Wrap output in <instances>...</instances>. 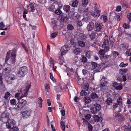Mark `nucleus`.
<instances>
[{
  "label": "nucleus",
  "instance_id": "393cba45",
  "mask_svg": "<svg viewBox=\"0 0 131 131\" xmlns=\"http://www.w3.org/2000/svg\"><path fill=\"white\" fill-rule=\"evenodd\" d=\"M72 6L73 7L77 6L78 3V1L77 0H72Z\"/></svg>",
  "mask_w": 131,
  "mask_h": 131
},
{
  "label": "nucleus",
  "instance_id": "412c9836",
  "mask_svg": "<svg viewBox=\"0 0 131 131\" xmlns=\"http://www.w3.org/2000/svg\"><path fill=\"white\" fill-rule=\"evenodd\" d=\"M10 51L7 52L6 54V59L5 60V62H7L10 59Z\"/></svg>",
  "mask_w": 131,
  "mask_h": 131
},
{
  "label": "nucleus",
  "instance_id": "f257e3e1",
  "mask_svg": "<svg viewBox=\"0 0 131 131\" xmlns=\"http://www.w3.org/2000/svg\"><path fill=\"white\" fill-rule=\"evenodd\" d=\"M25 97L24 95H21L20 97L18 98V102L16 105L15 107L17 108L18 110H21L27 103L26 99H23L22 98Z\"/></svg>",
  "mask_w": 131,
  "mask_h": 131
},
{
  "label": "nucleus",
  "instance_id": "338daca9",
  "mask_svg": "<svg viewBox=\"0 0 131 131\" xmlns=\"http://www.w3.org/2000/svg\"><path fill=\"white\" fill-rule=\"evenodd\" d=\"M127 18L129 20H131V13H129L128 14Z\"/></svg>",
  "mask_w": 131,
  "mask_h": 131
},
{
  "label": "nucleus",
  "instance_id": "423d86ee",
  "mask_svg": "<svg viewBox=\"0 0 131 131\" xmlns=\"http://www.w3.org/2000/svg\"><path fill=\"white\" fill-rule=\"evenodd\" d=\"M4 66L3 68L4 71H5L7 74L10 73L11 71V65L10 64L5 63Z\"/></svg>",
  "mask_w": 131,
  "mask_h": 131
},
{
  "label": "nucleus",
  "instance_id": "f03ea898",
  "mask_svg": "<svg viewBox=\"0 0 131 131\" xmlns=\"http://www.w3.org/2000/svg\"><path fill=\"white\" fill-rule=\"evenodd\" d=\"M28 69L25 66L21 67L17 72V76L20 77H23L26 75L28 72Z\"/></svg>",
  "mask_w": 131,
  "mask_h": 131
},
{
  "label": "nucleus",
  "instance_id": "603ef678",
  "mask_svg": "<svg viewBox=\"0 0 131 131\" xmlns=\"http://www.w3.org/2000/svg\"><path fill=\"white\" fill-rule=\"evenodd\" d=\"M58 32H55L52 33L51 35V37L52 38H55L58 34Z\"/></svg>",
  "mask_w": 131,
  "mask_h": 131
},
{
  "label": "nucleus",
  "instance_id": "4c0bfd02",
  "mask_svg": "<svg viewBox=\"0 0 131 131\" xmlns=\"http://www.w3.org/2000/svg\"><path fill=\"white\" fill-rule=\"evenodd\" d=\"M38 99L39 100V101H38V103L39 104V107L41 108L42 107V99L41 97H40L38 98Z\"/></svg>",
  "mask_w": 131,
  "mask_h": 131
},
{
  "label": "nucleus",
  "instance_id": "6ab92c4d",
  "mask_svg": "<svg viewBox=\"0 0 131 131\" xmlns=\"http://www.w3.org/2000/svg\"><path fill=\"white\" fill-rule=\"evenodd\" d=\"M116 15V13H112L111 14L110 16L109 19L110 21H112L115 18V16Z\"/></svg>",
  "mask_w": 131,
  "mask_h": 131
},
{
  "label": "nucleus",
  "instance_id": "a18cd8bd",
  "mask_svg": "<svg viewBox=\"0 0 131 131\" xmlns=\"http://www.w3.org/2000/svg\"><path fill=\"white\" fill-rule=\"evenodd\" d=\"M128 65V63H124L123 62L121 63L119 65V66L121 67H125L127 66Z\"/></svg>",
  "mask_w": 131,
  "mask_h": 131
},
{
  "label": "nucleus",
  "instance_id": "864d4df0",
  "mask_svg": "<svg viewBox=\"0 0 131 131\" xmlns=\"http://www.w3.org/2000/svg\"><path fill=\"white\" fill-rule=\"evenodd\" d=\"M3 103V105L4 106V107L6 108L8 105V103H7L6 101H4Z\"/></svg>",
  "mask_w": 131,
  "mask_h": 131
},
{
  "label": "nucleus",
  "instance_id": "a19ab883",
  "mask_svg": "<svg viewBox=\"0 0 131 131\" xmlns=\"http://www.w3.org/2000/svg\"><path fill=\"white\" fill-rule=\"evenodd\" d=\"M81 60L83 63H86L87 61V58L84 56L82 57Z\"/></svg>",
  "mask_w": 131,
  "mask_h": 131
},
{
  "label": "nucleus",
  "instance_id": "de8ad7c7",
  "mask_svg": "<svg viewBox=\"0 0 131 131\" xmlns=\"http://www.w3.org/2000/svg\"><path fill=\"white\" fill-rule=\"evenodd\" d=\"M122 98L121 97H119L117 99V104L118 105H121L122 104Z\"/></svg>",
  "mask_w": 131,
  "mask_h": 131
},
{
  "label": "nucleus",
  "instance_id": "3c124183",
  "mask_svg": "<svg viewBox=\"0 0 131 131\" xmlns=\"http://www.w3.org/2000/svg\"><path fill=\"white\" fill-rule=\"evenodd\" d=\"M81 95L82 96L86 95L87 94V93L84 90H82L81 92L80 93Z\"/></svg>",
  "mask_w": 131,
  "mask_h": 131
},
{
  "label": "nucleus",
  "instance_id": "ea45409f",
  "mask_svg": "<svg viewBox=\"0 0 131 131\" xmlns=\"http://www.w3.org/2000/svg\"><path fill=\"white\" fill-rule=\"evenodd\" d=\"M10 95V93L8 92H7L5 94V96L4 97L6 99H7L8 97H9Z\"/></svg>",
  "mask_w": 131,
  "mask_h": 131
},
{
  "label": "nucleus",
  "instance_id": "2eb2a0df",
  "mask_svg": "<svg viewBox=\"0 0 131 131\" xmlns=\"http://www.w3.org/2000/svg\"><path fill=\"white\" fill-rule=\"evenodd\" d=\"M85 40H79L78 41V43L79 46L82 47H84L85 46Z\"/></svg>",
  "mask_w": 131,
  "mask_h": 131
},
{
  "label": "nucleus",
  "instance_id": "5701e85b",
  "mask_svg": "<svg viewBox=\"0 0 131 131\" xmlns=\"http://www.w3.org/2000/svg\"><path fill=\"white\" fill-rule=\"evenodd\" d=\"M27 7H29V8L30 9V11L32 12H34L35 10L34 5L32 3L29 4L27 6Z\"/></svg>",
  "mask_w": 131,
  "mask_h": 131
},
{
  "label": "nucleus",
  "instance_id": "774afa93",
  "mask_svg": "<svg viewBox=\"0 0 131 131\" xmlns=\"http://www.w3.org/2000/svg\"><path fill=\"white\" fill-rule=\"evenodd\" d=\"M125 34L126 35H127L128 36L127 38L129 39H131V34H128L125 32Z\"/></svg>",
  "mask_w": 131,
  "mask_h": 131
},
{
  "label": "nucleus",
  "instance_id": "20e7f679",
  "mask_svg": "<svg viewBox=\"0 0 131 131\" xmlns=\"http://www.w3.org/2000/svg\"><path fill=\"white\" fill-rule=\"evenodd\" d=\"M30 109L26 110L22 113V117L24 119L29 118L31 116Z\"/></svg>",
  "mask_w": 131,
  "mask_h": 131
},
{
  "label": "nucleus",
  "instance_id": "ddd939ff",
  "mask_svg": "<svg viewBox=\"0 0 131 131\" xmlns=\"http://www.w3.org/2000/svg\"><path fill=\"white\" fill-rule=\"evenodd\" d=\"M31 87V83L29 85L27 86L26 87V90H24L23 92L22 93V95H24V96H26L28 94V90Z\"/></svg>",
  "mask_w": 131,
  "mask_h": 131
},
{
  "label": "nucleus",
  "instance_id": "2f4dec72",
  "mask_svg": "<svg viewBox=\"0 0 131 131\" xmlns=\"http://www.w3.org/2000/svg\"><path fill=\"white\" fill-rule=\"evenodd\" d=\"M55 13L58 15L60 14L61 15L62 14L61 11L60 10V9L59 8H58L56 10H55Z\"/></svg>",
  "mask_w": 131,
  "mask_h": 131
},
{
  "label": "nucleus",
  "instance_id": "4d7b16f0",
  "mask_svg": "<svg viewBox=\"0 0 131 131\" xmlns=\"http://www.w3.org/2000/svg\"><path fill=\"white\" fill-rule=\"evenodd\" d=\"M121 7L120 6H117L116 8V11L117 12H119L121 10Z\"/></svg>",
  "mask_w": 131,
  "mask_h": 131
},
{
  "label": "nucleus",
  "instance_id": "13d9d810",
  "mask_svg": "<svg viewBox=\"0 0 131 131\" xmlns=\"http://www.w3.org/2000/svg\"><path fill=\"white\" fill-rule=\"evenodd\" d=\"M2 74L0 73V84L2 85L3 84V78L2 77Z\"/></svg>",
  "mask_w": 131,
  "mask_h": 131
},
{
  "label": "nucleus",
  "instance_id": "052dcab7",
  "mask_svg": "<svg viewBox=\"0 0 131 131\" xmlns=\"http://www.w3.org/2000/svg\"><path fill=\"white\" fill-rule=\"evenodd\" d=\"M59 59L60 61L59 63L61 65L63 64L64 61L63 59L61 58L60 57L59 58Z\"/></svg>",
  "mask_w": 131,
  "mask_h": 131
},
{
  "label": "nucleus",
  "instance_id": "f704fd0d",
  "mask_svg": "<svg viewBox=\"0 0 131 131\" xmlns=\"http://www.w3.org/2000/svg\"><path fill=\"white\" fill-rule=\"evenodd\" d=\"M73 27L72 25L69 24L68 25L67 29L68 30L71 31L73 30Z\"/></svg>",
  "mask_w": 131,
  "mask_h": 131
},
{
  "label": "nucleus",
  "instance_id": "bf43d9fd",
  "mask_svg": "<svg viewBox=\"0 0 131 131\" xmlns=\"http://www.w3.org/2000/svg\"><path fill=\"white\" fill-rule=\"evenodd\" d=\"M123 27L125 29H127L129 28V26L128 25L126 24H124L123 25Z\"/></svg>",
  "mask_w": 131,
  "mask_h": 131
},
{
  "label": "nucleus",
  "instance_id": "f3484780",
  "mask_svg": "<svg viewBox=\"0 0 131 131\" xmlns=\"http://www.w3.org/2000/svg\"><path fill=\"white\" fill-rule=\"evenodd\" d=\"M128 47V45L125 44L124 43L121 44L120 46V48L122 50H126Z\"/></svg>",
  "mask_w": 131,
  "mask_h": 131
},
{
  "label": "nucleus",
  "instance_id": "6e6d98bb",
  "mask_svg": "<svg viewBox=\"0 0 131 131\" xmlns=\"http://www.w3.org/2000/svg\"><path fill=\"white\" fill-rule=\"evenodd\" d=\"M88 128L89 131H92L93 127L92 125L90 124H89V125H88Z\"/></svg>",
  "mask_w": 131,
  "mask_h": 131
},
{
  "label": "nucleus",
  "instance_id": "39448f33",
  "mask_svg": "<svg viewBox=\"0 0 131 131\" xmlns=\"http://www.w3.org/2000/svg\"><path fill=\"white\" fill-rule=\"evenodd\" d=\"M15 122L13 119H8L7 122H6V126L8 128H10L15 126Z\"/></svg>",
  "mask_w": 131,
  "mask_h": 131
},
{
  "label": "nucleus",
  "instance_id": "0e129e2a",
  "mask_svg": "<svg viewBox=\"0 0 131 131\" xmlns=\"http://www.w3.org/2000/svg\"><path fill=\"white\" fill-rule=\"evenodd\" d=\"M20 94L19 93H17L15 95V98H17L18 99V98L20 97L21 96V95H23L22 94V95H21V96H20Z\"/></svg>",
  "mask_w": 131,
  "mask_h": 131
},
{
  "label": "nucleus",
  "instance_id": "e433bc0d",
  "mask_svg": "<svg viewBox=\"0 0 131 131\" xmlns=\"http://www.w3.org/2000/svg\"><path fill=\"white\" fill-rule=\"evenodd\" d=\"M120 84H121V85H118L115 88L116 90H120L123 89V87L121 84V83H120Z\"/></svg>",
  "mask_w": 131,
  "mask_h": 131
},
{
  "label": "nucleus",
  "instance_id": "7ed1b4c3",
  "mask_svg": "<svg viewBox=\"0 0 131 131\" xmlns=\"http://www.w3.org/2000/svg\"><path fill=\"white\" fill-rule=\"evenodd\" d=\"M101 109V106L98 104H95L94 106L91 107V112L93 114H95Z\"/></svg>",
  "mask_w": 131,
  "mask_h": 131
},
{
  "label": "nucleus",
  "instance_id": "1a4fd4ad",
  "mask_svg": "<svg viewBox=\"0 0 131 131\" xmlns=\"http://www.w3.org/2000/svg\"><path fill=\"white\" fill-rule=\"evenodd\" d=\"M106 52V50H105L103 49H101L100 50L99 53L101 55L100 56V58L101 59H106V55L105 54V53Z\"/></svg>",
  "mask_w": 131,
  "mask_h": 131
},
{
  "label": "nucleus",
  "instance_id": "cd10ccee",
  "mask_svg": "<svg viewBox=\"0 0 131 131\" xmlns=\"http://www.w3.org/2000/svg\"><path fill=\"white\" fill-rule=\"evenodd\" d=\"M10 102L11 105H13L16 104L17 101L16 100L14 99L10 100Z\"/></svg>",
  "mask_w": 131,
  "mask_h": 131
},
{
  "label": "nucleus",
  "instance_id": "f8f14e48",
  "mask_svg": "<svg viewBox=\"0 0 131 131\" xmlns=\"http://www.w3.org/2000/svg\"><path fill=\"white\" fill-rule=\"evenodd\" d=\"M93 119L94 121L96 122H101L102 117H100L98 115H95L93 116Z\"/></svg>",
  "mask_w": 131,
  "mask_h": 131
},
{
  "label": "nucleus",
  "instance_id": "58836bf2",
  "mask_svg": "<svg viewBox=\"0 0 131 131\" xmlns=\"http://www.w3.org/2000/svg\"><path fill=\"white\" fill-rule=\"evenodd\" d=\"M88 3V0H82V5L83 7H85Z\"/></svg>",
  "mask_w": 131,
  "mask_h": 131
},
{
  "label": "nucleus",
  "instance_id": "4468645a",
  "mask_svg": "<svg viewBox=\"0 0 131 131\" xmlns=\"http://www.w3.org/2000/svg\"><path fill=\"white\" fill-rule=\"evenodd\" d=\"M71 16H69L70 17H72L75 19H78L79 17H80V15L77 12H72L71 13Z\"/></svg>",
  "mask_w": 131,
  "mask_h": 131
},
{
  "label": "nucleus",
  "instance_id": "dca6fc26",
  "mask_svg": "<svg viewBox=\"0 0 131 131\" xmlns=\"http://www.w3.org/2000/svg\"><path fill=\"white\" fill-rule=\"evenodd\" d=\"M89 38L91 39V40L96 41V36L94 33H92L89 35Z\"/></svg>",
  "mask_w": 131,
  "mask_h": 131
},
{
  "label": "nucleus",
  "instance_id": "e2e57ef3",
  "mask_svg": "<svg viewBox=\"0 0 131 131\" xmlns=\"http://www.w3.org/2000/svg\"><path fill=\"white\" fill-rule=\"evenodd\" d=\"M103 20L104 23H105L106 21V16H102Z\"/></svg>",
  "mask_w": 131,
  "mask_h": 131
},
{
  "label": "nucleus",
  "instance_id": "49530a36",
  "mask_svg": "<svg viewBox=\"0 0 131 131\" xmlns=\"http://www.w3.org/2000/svg\"><path fill=\"white\" fill-rule=\"evenodd\" d=\"M106 84V82L104 81V82H101L100 84V86L101 87L104 88L105 87Z\"/></svg>",
  "mask_w": 131,
  "mask_h": 131
},
{
  "label": "nucleus",
  "instance_id": "b1692460",
  "mask_svg": "<svg viewBox=\"0 0 131 131\" xmlns=\"http://www.w3.org/2000/svg\"><path fill=\"white\" fill-rule=\"evenodd\" d=\"M3 115H5V116L4 117H2L1 120L3 122L6 123L7 122V121H8V117L5 114H4Z\"/></svg>",
  "mask_w": 131,
  "mask_h": 131
},
{
  "label": "nucleus",
  "instance_id": "4be33fe9",
  "mask_svg": "<svg viewBox=\"0 0 131 131\" xmlns=\"http://www.w3.org/2000/svg\"><path fill=\"white\" fill-rule=\"evenodd\" d=\"M91 98L92 99H97L99 97L98 95L95 92L91 93Z\"/></svg>",
  "mask_w": 131,
  "mask_h": 131
},
{
  "label": "nucleus",
  "instance_id": "6e6552de",
  "mask_svg": "<svg viewBox=\"0 0 131 131\" xmlns=\"http://www.w3.org/2000/svg\"><path fill=\"white\" fill-rule=\"evenodd\" d=\"M95 31H101L103 25L101 23H98L96 22L95 23Z\"/></svg>",
  "mask_w": 131,
  "mask_h": 131
},
{
  "label": "nucleus",
  "instance_id": "9b49d317",
  "mask_svg": "<svg viewBox=\"0 0 131 131\" xmlns=\"http://www.w3.org/2000/svg\"><path fill=\"white\" fill-rule=\"evenodd\" d=\"M61 20L62 21L65 22H66L68 19L67 15L63 13L61 15Z\"/></svg>",
  "mask_w": 131,
  "mask_h": 131
},
{
  "label": "nucleus",
  "instance_id": "8fccbe9b",
  "mask_svg": "<svg viewBox=\"0 0 131 131\" xmlns=\"http://www.w3.org/2000/svg\"><path fill=\"white\" fill-rule=\"evenodd\" d=\"M126 54L129 56H131V51L129 49H128L126 52Z\"/></svg>",
  "mask_w": 131,
  "mask_h": 131
},
{
  "label": "nucleus",
  "instance_id": "09e8293b",
  "mask_svg": "<svg viewBox=\"0 0 131 131\" xmlns=\"http://www.w3.org/2000/svg\"><path fill=\"white\" fill-rule=\"evenodd\" d=\"M80 37L81 40H86V36L84 34H82V35L80 36Z\"/></svg>",
  "mask_w": 131,
  "mask_h": 131
},
{
  "label": "nucleus",
  "instance_id": "79ce46f5",
  "mask_svg": "<svg viewBox=\"0 0 131 131\" xmlns=\"http://www.w3.org/2000/svg\"><path fill=\"white\" fill-rule=\"evenodd\" d=\"M90 19L89 17H84L82 19V20L84 22H87L89 21V20Z\"/></svg>",
  "mask_w": 131,
  "mask_h": 131
},
{
  "label": "nucleus",
  "instance_id": "c03bdc74",
  "mask_svg": "<svg viewBox=\"0 0 131 131\" xmlns=\"http://www.w3.org/2000/svg\"><path fill=\"white\" fill-rule=\"evenodd\" d=\"M106 41L105 40L103 42V44L102 46V48L103 49L106 50Z\"/></svg>",
  "mask_w": 131,
  "mask_h": 131
},
{
  "label": "nucleus",
  "instance_id": "72a5a7b5",
  "mask_svg": "<svg viewBox=\"0 0 131 131\" xmlns=\"http://www.w3.org/2000/svg\"><path fill=\"white\" fill-rule=\"evenodd\" d=\"M10 131H18L19 130V129L16 127V126L10 128Z\"/></svg>",
  "mask_w": 131,
  "mask_h": 131
},
{
  "label": "nucleus",
  "instance_id": "a878e982",
  "mask_svg": "<svg viewBox=\"0 0 131 131\" xmlns=\"http://www.w3.org/2000/svg\"><path fill=\"white\" fill-rule=\"evenodd\" d=\"M80 52V49L79 48H76L73 51L74 53L76 55L79 54Z\"/></svg>",
  "mask_w": 131,
  "mask_h": 131
},
{
  "label": "nucleus",
  "instance_id": "69168bd1",
  "mask_svg": "<svg viewBox=\"0 0 131 131\" xmlns=\"http://www.w3.org/2000/svg\"><path fill=\"white\" fill-rule=\"evenodd\" d=\"M89 89V86L87 85H85L84 87V91H87Z\"/></svg>",
  "mask_w": 131,
  "mask_h": 131
},
{
  "label": "nucleus",
  "instance_id": "c9c22d12",
  "mask_svg": "<svg viewBox=\"0 0 131 131\" xmlns=\"http://www.w3.org/2000/svg\"><path fill=\"white\" fill-rule=\"evenodd\" d=\"M60 124L61 128L63 131H64L65 130L64 122L63 121H61L60 122Z\"/></svg>",
  "mask_w": 131,
  "mask_h": 131
},
{
  "label": "nucleus",
  "instance_id": "37998d69",
  "mask_svg": "<svg viewBox=\"0 0 131 131\" xmlns=\"http://www.w3.org/2000/svg\"><path fill=\"white\" fill-rule=\"evenodd\" d=\"M52 25L53 26V27H55L57 26V22L56 20H53L51 22Z\"/></svg>",
  "mask_w": 131,
  "mask_h": 131
},
{
  "label": "nucleus",
  "instance_id": "aec40b11",
  "mask_svg": "<svg viewBox=\"0 0 131 131\" xmlns=\"http://www.w3.org/2000/svg\"><path fill=\"white\" fill-rule=\"evenodd\" d=\"M127 71V70L126 69H120L119 70V73L120 74L123 75Z\"/></svg>",
  "mask_w": 131,
  "mask_h": 131
},
{
  "label": "nucleus",
  "instance_id": "c85d7f7f",
  "mask_svg": "<svg viewBox=\"0 0 131 131\" xmlns=\"http://www.w3.org/2000/svg\"><path fill=\"white\" fill-rule=\"evenodd\" d=\"M84 101L86 103H90L91 101L90 98L87 96L84 97Z\"/></svg>",
  "mask_w": 131,
  "mask_h": 131
},
{
  "label": "nucleus",
  "instance_id": "c756f323",
  "mask_svg": "<svg viewBox=\"0 0 131 131\" xmlns=\"http://www.w3.org/2000/svg\"><path fill=\"white\" fill-rule=\"evenodd\" d=\"M91 64L92 65V67L93 69H95L96 67H97V66H99L97 65V64L95 62L92 61L91 62Z\"/></svg>",
  "mask_w": 131,
  "mask_h": 131
},
{
  "label": "nucleus",
  "instance_id": "a211bd4d",
  "mask_svg": "<svg viewBox=\"0 0 131 131\" xmlns=\"http://www.w3.org/2000/svg\"><path fill=\"white\" fill-rule=\"evenodd\" d=\"M63 9L66 12H68L70 10V6L69 5H64L63 6Z\"/></svg>",
  "mask_w": 131,
  "mask_h": 131
},
{
  "label": "nucleus",
  "instance_id": "0eeeda50",
  "mask_svg": "<svg viewBox=\"0 0 131 131\" xmlns=\"http://www.w3.org/2000/svg\"><path fill=\"white\" fill-rule=\"evenodd\" d=\"M69 49V47L68 45H65L61 48V56L65 54L66 52Z\"/></svg>",
  "mask_w": 131,
  "mask_h": 131
},
{
  "label": "nucleus",
  "instance_id": "bb28decb",
  "mask_svg": "<svg viewBox=\"0 0 131 131\" xmlns=\"http://www.w3.org/2000/svg\"><path fill=\"white\" fill-rule=\"evenodd\" d=\"M113 100L111 98H107V104L108 105H112Z\"/></svg>",
  "mask_w": 131,
  "mask_h": 131
},
{
  "label": "nucleus",
  "instance_id": "680f3d73",
  "mask_svg": "<svg viewBox=\"0 0 131 131\" xmlns=\"http://www.w3.org/2000/svg\"><path fill=\"white\" fill-rule=\"evenodd\" d=\"M91 117V116L90 114H88L85 116V118L88 120Z\"/></svg>",
  "mask_w": 131,
  "mask_h": 131
},
{
  "label": "nucleus",
  "instance_id": "473e14b6",
  "mask_svg": "<svg viewBox=\"0 0 131 131\" xmlns=\"http://www.w3.org/2000/svg\"><path fill=\"white\" fill-rule=\"evenodd\" d=\"M95 16H94L95 17H99L100 15V11L97 9L95 10Z\"/></svg>",
  "mask_w": 131,
  "mask_h": 131
},
{
  "label": "nucleus",
  "instance_id": "7c9ffc66",
  "mask_svg": "<svg viewBox=\"0 0 131 131\" xmlns=\"http://www.w3.org/2000/svg\"><path fill=\"white\" fill-rule=\"evenodd\" d=\"M78 83L79 84L81 85L84 83V81L83 79H81L80 78H79V77H78Z\"/></svg>",
  "mask_w": 131,
  "mask_h": 131
},
{
  "label": "nucleus",
  "instance_id": "5fc2aeb1",
  "mask_svg": "<svg viewBox=\"0 0 131 131\" xmlns=\"http://www.w3.org/2000/svg\"><path fill=\"white\" fill-rule=\"evenodd\" d=\"M88 71L86 69H83L82 70V72L83 75H86L88 73Z\"/></svg>",
  "mask_w": 131,
  "mask_h": 131
},
{
  "label": "nucleus",
  "instance_id": "9d476101",
  "mask_svg": "<svg viewBox=\"0 0 131 131\" xmlns=\"http://www.w3.org/2000/svg\"><path fill=\"white\" fill-rule=\"evenodd\" d=\"M94 23L92 21L90 22L87 27V29L88 31L92 30L94 28L95 26Z\"/></svg>",
  "mask_w": 131,
  "mask_h": 131
}]
</instances>
